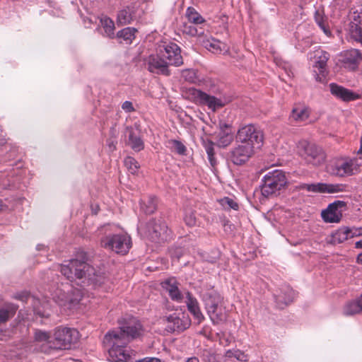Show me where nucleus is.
I'll list each match as a JSON object with an SVG mask.
<instances>
[{
	"instance_id": "nucleus-52",
	"label": "nucleus",
	"mask_w": 362,
	"mask_h": 362,
	"mask_svg": "<svg viewBox=\"0 0 362 362\" xmlns=\"http://www.w3.org/2000/svg\"><path fill=\"white\" fill-rule=\"evenodd\" d=\"M350 22H354L356 24L362 25V11L359 13L358 11H354L351 16Z\"/></svg>"
},
{
	"instance_id": "nucleus-37",
	"label": "nucleus",
	"mask_w": 362,
	"mask_h": 362,
	"mask_svg": "<svg viewBox=\"0 0 362 362\" xmlns=\"http://www.w3.org/2000/svg\"><path fill=\"white\" fill-rule=\"evenodd\" d=\"M315 21L326 35L329 36L331 35V31L327 23V18L320 11H316L315 13Z\"/></svg>"
},
{
	"instance_id": "nucleus-5",
	"label": "nucleus",
	"mask_w": 362,
	"mask_h": 362,
	"mask_svg": "<svg viewBox=\"0 0 362 362\" xmlns=\"http://www.w3.org/2000/svg\"><path fill=\"white\" fill-rule=\"evenodd\" d=\"M78 332L69 327H57L53 334L52 341L49 342V349L52 350L70 349L72 344L78 339Z\"/></svg>"
},
{
	"instance_id": "nucleus-58",
	"label": "nucleus",
	"mask_w": 362,
	"mask_h": 362,
	"mask_svg": "<svg viewBox=\"0 0 362 362\" xmlns=\"http://www.w3.org/2000/svg\"><path fill=\"white\" fill-rule=\"evenodd\" d=\"M7 144V140L5 136L3 135L2 132L0 130V148Z\"/></svg>"
},
{
	"instance_id": "nucleus-9",
	"label": "nucleus",
	"mask_w": 362,
	"mask_h": 362,
	"mask_svg": "<svg viewBox=\"0 0 362 362\" xmlns=\"http://www.w3.org/2000/svg\"><path fill=\"white\" fill-rule=\"evenodd\" d=\"M236 139L245 145H250L252 148L255 145L258 147L263 142V134L261 130L252 124H248L240 128L236 134Z\"/></svg>"
},
{
	"instance_id": "nucleus-17",
	"label": "nucleus",
	"mask_w": 362,
	"mask_h": 362,
	"mask_svg": "<svg viewBox=\"0 0 362 362\" xmlns=\"http://www.w3.org/2000/svg\"><path fill=\"white\" fill-rule=\"evenodd\" d=\"M362 235V228L342 227L332 234L330 243L340 244L349 238Z\"/></svg>"
},
{
	"instance_id": "nucleus-29",
	"label": "nucleus",
	"mask_w": 362,
	"mask_h": 362,
	"mask_svg": "<svg viewBox=\"0 0 362 362\" xmlns=\"http://www.w3.org/2000/svg\"><path fill=\"white\" fill-rule=\"evenodd\" d=\"M137 31V29L134 28H124L115 34V39H117L119 43H122V40L126 44H131L134 40L135 34Z\"/></svg>"
},
{
	"instance_id": "nucleus-8",
	"label": "nucleus",
	"mask_w": 362,
	"mask_h": 362,
	"mask_svg": "<svg viewBox=\"0 0 362 362\" xmlns=\"http://www.w3.org/2000/svg\"><path fill=\"white\" fill-rule=\"evenodd\" d=\"M148 239L156 243L167 241L170 238V232L165 222L161 219H151L146 225Z\"/></svg>"
},
{
	"instance_id": "nucleus-40",
	"label": "nucleus",
	"mask_w": 362,
	"mask_h": 362,
	"mask_svg": "<svg viewBox=\"0 0 362 362\" xmlns=\"http://www.w3.org/2000/svg\"><path fill=\"white\" fill-rule=\"evenodd\" d=\"M309 117V112L306 107H294L292 110L291 117L297 122H303Z\"/></svg>"
},
{
	"instance_id": "nucleus-51",
	"label": "nucleus",
	"mask_w": 362,
	"mask_h": 362,
	"mask_svg": "<svg viewBox=\"0 0 362 362\" xmlns=\"http://www.w3.org/2000/svg\"><path fill=\"white\" fill-rule=\"evenodd\" d=\"M234 358L242 362H247L249 360L248 356L243 351L236 349L234 354Z\"/></svg>"
},
{
	"instance_id": "nucleus-48",
	"label": "nucleus",
	"mask_w": 362,
	"mask_h": 362,
	"mask_svg": "<svg viewBox=\"0 0 362 362\" xmlns=\"http://www.w3.org/2000/svg\"><path fill=\"white\" fill-rule=\"evenodd\" d=\"M185 221L186 224L190 227L197 224V218L194 211H189L185 214Z\"/></svg>"
},
{
	"instance_id": "nucleus-53",
	"label": "nucleus",
	"mask_w": 362,
	"mask_h": 362,
	"mask_svg": "<svg viewBox=\"0 0 362 362\" xmlns=\"http://www.w3.org/2000/svg\"><path fill=\"white\" fill-rule=\"evenodd\" d=\"M122 108L127 112H132L135 111L133 104L130 101L124 102L122 105Z\"/></svg>"
},
{
	"instance_id": "nucleus-31",
	"label": "nucleus",
	"mask_w": 362,
	"mask_h": 362,
	"mask_svg": "<svg viewBox=\"0 0 362 362\" xmlns=\"http://www.w3.org/2000/svg\"><path fill=\"white\" fill-rule=\"evenodd\" d=\"M127 131L129 133L128 144L131 148L135 151H140L144 148V144L139 136L135 134L132 127H127Z\"/></svg>"
},
{
	"instance_id": "nucleus-57",
	"label": "nucleus",
	"mask_w": 362,
	"mask_h": 362,
	"mask_svg": "<svg viewBox=\"0 0 362 362\" xmlns=\"http://www.w3.org/2000/svg\"><path fill=\"white\" fill-rule=\"evenodd\" d=\"M230 125L226 123H221L220 124V128H221V132H231L230 129Z\"/></svg>"
},
{
	"instance_id": "nucleus-35",
	"label": "nucleus",
	"mask_w": 362,
	"mask_h": 362,
	"mask_svg": "<svg viewBox=\"0 0 362 362\" xmlns=\"http://www.w3.org/2000/svg\"><path fill=\"white\" fill-rule=\"evenodd\" d=\"M185 16L189 23L194 25H200L206 21L205 19L197 11V10L191 6L187 8Z\"/></svg>"
},
{
	"instance_id": "nucleus-18",
	"label": "nucleus",
	"mask_w": 362,
	"mask_h": 362,
	"mask_svg": "<svg viewBox=\"0 0 362 362\" xmlns=\"http://www.w3.org/2000/svg\"><path fill=\"white\" fill-rule=\"evenodd\" d=\"M148 70L151 73L169 76L168 64L158 55H150L147 61Z\"/></svg>"
},
{
	"instance_id": "nucleus-41",
	"label": "nucleus",
	"mask_w": 362,
	"mask_h": 362,
	"mask_svg": "<svg viewBox=\"0 0 362 362\" xmlns=\"http://www.w3.org/2000/svg\"><path fill=\"white\" fill-rule=\"evenodd\" d=\"M362 312L357 300L348 302L344 308V313L346 315H351Z\"/></svg>"
},
{
	"instance_id": "nucleus-4",
	"label": "nucleus",
	"mask_w": 362,
	"mask_h": 362,
	"mask_svg": "<svg viewBox=\"0 0 362 362\" xmlns=\"http://www.w3.org/2000/svg\"><path fill=\"white\" fill-rule=\"evenodd\" d=\"M261 192L264 197H269L281 190L287 184L285 173L281 170L268 172L262 178Z\"/></svg>"
},
{
	"instance_id": "nucleus-42",
	"label": "nucleus",
	"mask_w": 362,
	"mask_h": 362,
	"mask_svg": "<svg viewBox=\"0 0 362 362\" xmlns=\"http://www.w3.org/2000/svg\"><path fill=\"white\" fill-rule=\"evenodd\" d=\"M233 140L232 132H220L218 135V146L220 147L228 146Z\"/></svg>"
},
{
	"instance_id": "nucleus-30",
	"label": "nucleus",
	"mask_w": 362,
	"mask_h": 362,
	"mask_svg": "<svg viewBox=\"0 0 362 362\" xmlns=\"http://www.w3.org/2000/svg\"><path fill=\"white\" fill-rule=\"evenodd\" d=\"M100 25L104 30L103 35L109 39H115V25L114 21L106 16H103L100 18Z\"/></svg>"
},
{
	"instance_id": "nucleus-7",
	"label": "nucleus",
	"mask_w": 362,
	"mask_h": 362,
	"mask_svg": "<svg viewBox=\"0 0 362 362\" xmlns=\"http://www.w3.org/2000/svg\"><path fill=\"white\" fill-rule=\"evenodd\" d=\"M101 245L103 247L111 250L117 254L126 255L132 247V240L127 235L115 234L103 238Z\"/></svg>"
},
{
	"instance_id": "nucleus-34",
	"label": "nucleus",
	"mask_w": 362,
	"mask_h": 362,
	"mask_svg": "<svg viewBox=\"0 0 362 362\" xmlns=\"http://www.w3.org/2000/svg\"><path fill=\"white\" fill-rule=\"evenodd\" d=\"M348 30L350 37L354 41L360 42L362 45V25H358L354 22H350Z\"/></svg>"
},
{
	"instance_id": "nucleus-19",
	"label": "nucleus",
	"mask_w": 362,
	"mask_h": 362,
	"mask_svg": "<svg viewBox=\"0 0 362 362\" xmlns=\"http://www.w3.org/2000/svg\"><path fill=\"white\" fill-rule=\"evenodd\" d=\"M341 57V62L344 67L351 71L356 70L362 61V54L356 49L345 51Z\"/></svg>"
},
{
	"instance_id": "nucleus-50",
	"label": "nucleus",
	"mask_w": 362,
	"mask_h": 362,
	"mask_svg": "<svg viewBox=\"0 0 362 362\" xmlns=\"http://www.w3.org/2000/svg\"><path fill=\"white\" fill-rule=\"evenodd\" d=\"M218 337H219V343L223 346H229L233 341L232 337H230L229 335H226V334H223V333L221 334H218Z\"/></svg>"
},
{
	"instance_id": "nucleus-3",
	"label": "nucleus",
	"mask_w": 362,
	"mask_h": 362,
	"mask_svg": "<svg viewBox=\"0 0 362 362\" xmlns=\"http://www.w3.org/2000/svg\"><path fill=\"white\" fill-rule=\"evenodd\" d=\"M202 300L214 324H218L226 320V313L222 308V298L215 290L211 288L205 291L202 295Z\"/></svg>"
},
{
	"instance_id": "nucleus-22",
	"label": "nucleus",
	"mask_w": 362,
	"mask_h": 362,
	"mask_svg": "<svg viewBox=\"0 0 362 362\" xmlns=\"http://www.w3.org/2000/svg\"><path fill=\"white\" fill-rule=\"evenodd\" d=\"M329 89L334 96L344 102H349L358 98V94L334 83L329 84Z\"/></svg>"
},
{
	"instance_id": "nucleus-32",
	"label": "nucleus",
	"mask_w": 362,
	"mask_h": 362,
	"mask_svg": "<svg viewBox=\"0 0 362 362\" xmlns=\"http://www.w3.org/2000/svg\"><path fill=\"white\" fill-rule=\"evenodd\" d=\"M133 10L127 6L124 9L120 10L117 16V24L118 26H122L130 24L133 21Z\"/></svg>"
},
{
	"instance_id": "nucleus-10",
	"label": "nucleus",
	"mask_w": 362,
	"mask_h": 362,
	"mask_svg": "<svg viewBox=\"0 0 362 362\" xmlns=\"http://www.w3.org/2000/svg\"><path fill=\"white\" fill-rule=\"evenodd\" d=\"M360 167L356 158H341L332 167V173L340 177H348L358 173Z\"/></svg>"
},
{
	"instance_id": "nucleus-2",
	"label": "nucleus",
	"mask_w": 362,
	"mask_h": 362,
	"mask_svg": "<svg viewBox=\"0 0 362 362\" xmlns=\"http://www.w3.org/2000/svg\"><path fill=\"white\" fill-rule=\"evenodd\" d=\"M88 253L80 250L76 252L75 258L70 259L68 264L61 266V273L71 281L78 279L83 284L86 272H88Z\"/></svg>"
},
{
	"instance_id": "nucleus-27",
	"label": "nucleus",
	"mask_w": 362,
	"mask_h": 362,
	"mask_svg": "<svg viewBox=\"0 0 362 362\" xmlns=\"http://www.w3.org/2000/svg\"><path fill=\"white\" fill-rule=\"evenodd\" d=\"M34 341L35 342L42 343V351L45 353H50L52 349H49V342L51 339L50 334L48 332L41 329H36L34 332Z\"/></svg>"
},
{
	"instance_id": "nucleus-14",
	"label": "nucleus",
	"mask_w": 362,
	"mask_h": 362,
	"mask_svg": "<svg viewBox=\"0 0 362 362\" xmlns=\"http://www.w3.org/2000/svg\"><path fill=\"white\" fill-rule=\"evenodd\" d=\"M192 94L196 99L197 102L201 105H206L214 112L224 107L226 104V102L223 101L221 99L210 95L200 90L192 89Z\"/></svg>"
},
{
	"instance_id": "nucleus-33",
	"label": "nucleus",
	"mask_w": 362,
	"mask_h": 362,
	"mask_svg": "<svg viewBox=\"0 0 362 362\" xmlns=\"http://www.w3.org/2000/svg\"><path fill=\"white\" fill-rule=\"evenodd\" d=\"M294 296V291L289 288H286L284 291V295H275V299L278 306L283 308L284 305L293 302Z\"/></svg>"
},
{
	"instance_id": "nucleus-44",
	"label": "nucleus",
	"mask_w": 362,
	"mask_h": 362,
	"mask_svg": "<svg viewBox=\"0 0 362 362\" xmlns=\"http://www.w3.org/2000/svg\"><path fill=\"white\" fill-rule=\"evenodd\" d=\"M124 165L132 174L136 173L139 168L138 162L132 157L128 156L124 159Z\"/></svg>"
},
{
	"instance_id": "nucleus-38",
	"label": "nucleus",
	"mask_w": 362,
	"mask_h": 362,
	"mask_svg": "<svg viewBox=\"0 0 362 362\" xmlns=\"http://www.w3.org/2000/svg\"><path fill=\"white\" fill-rule=\"evenodd\" d=\"M202 144L208 155L210 164L214 167L216 165V160L214 156V143L210 139H202Z\"/></svg>"
},
{
	"instance_id": "nucleus-36",
	"label": "nucleus",
	"mask_w": 362,
	"mask_h": 362,
	"mask_svg": "<svg viewBox=\"0 0 362 362\" xmlns=\"http://www.w3.org/2000/svg\"><path fill=\"white\" fill-rule=\"evenodd\" d=\"M197 25H188L187 23H184L182 26V32L187 35L194 37L197 36L201 41L202 38L204 35V30L202 28H197Z\"/></svg>"
},
{
	"instance_id": "nucleus-25",
	"label": "nucleus",
	"mask_w": 362,
	"mask_h": 362,
	"mask_svg": "<svg viewBox=\"0 0 362 362\" xmlns=\"http://www.w3.org/2000/svg\"><path fill=\"white\" fill-rule=\"evenodd\" d=\"M127 346L117 347L111 346L108 347L109 356L111 358L112 362H121V361H130L131 356L126 350Z\"/></svg>"
},
{
	"instance_id": "nucleus-28",
	"label": "nucleus",
	"mask_w": 362,
	"mask_h": 362,
	"mask_svg": "<svg viewBox=\"0 0 362 362\" xmlns=\"http://www.w3.org/2000/svg\"><path fill=\"white\" fill-rule=\"evenodd\" d=\"M202 45L209 51L215 54H221L222 51L228 52L225 44L214 38L201 40Z\"/></svg>"
},
{
	"instance_id": "nucleus-12",
	"label": "nucleus",
	"mask_w": 362,
	"mask_h": 362,
	"mask_svg": "<svg viewBox=\"0 0 362 362\" xmlns=\"http://www.w3.org/2000/svg\"><path fill=\"white\" fill-rule=\"evenodd\" d=\"M81 298V293L76 289L71 291V293H66L62 289L57 288L53 296V299L59 306L69 310L75 308Z\"/></svg>"
},
{
	"instance_id": "nucleus-43",
	"label": "nucleus",
	"mask_w": 362,
	"mask_h": 362,
	"mask_svg": "<svg viewBox=\"0 0 362 362\" xmlns=\"http://www.w3.org/2000/svg\"><path fill=\"white\" fill-rule=\"evenodd\" d=\"M178 282L174 278L165 279L161 283L162 288L165 290L168 294L178 286Z\"/></svg>"
},
{
	"instance_id": "nucleus-13",
	"label": "nucleus",
	"mask_w": 362,
	"mask_h": 362,
	"mask_svg": "<svg viewBox=\"0 0 362 362\" xmlns=\"http://www.w3.org/2000/svg\"><path fill=\"white\" fill-rule=\"evenodd\" d=\"M346 208V203L337 200L328 205L321 213L323 221L326 223H339L342 218V212Z\"/></svg>"
},
{
	"instance_id": "nucleus-24",
	"label": "nucleus",
	"mask_w": 362,
	"mask_h": 362,
	"mask_svg": "<svg viewBox=\"0 0 362 362\" xmlns=\"http://www.w3.org/2000/svg\"><path fill=\"white\" fill-rule=\"evenodd\" d=\"M18 306L11 303L0 301V325L6 323L16 314Z\"/></svg>"
},
{
	"instance_id": "nucleus-23",
	"label": "nucleus",
	"mask_w": 362,
	"mask_h": 362,
	"mask_svg": "<svg viewBox=\"0 0 362 362\" xmlns=\"http://www.w3.org/2000/svg\"><path fill=\"white\" fill-rule=\"evenodd\" d=\"M106 281L107 277L104 273L96 271L95 268L89 264L88 272H86L83 284L93 285V286H100L104 284Z\"/></svg>"
},
{
	"instance_id": "nucleus-45",
	"label": "nucleus",
	"mask_w": 362,
	"mask_h": 362,
	"mask_svg": "<svg viewBox=\"0 0 362 362\" xmlns=\"http://www.w3.org/2000/svg\"><path fill=\"white\" fill-rule=\"evenodd\" d=\"M201 356L205 362H219L217 355L210 349L202 350Z\"/></svg>"
},
{
	"instance_id": "nucleus-64",
	"label": "nucleus",
	"mask_w": 362,
	"mask_h": 362,
	"mask_svg": "<svg viewBox=\"0 0 362 362\" xmlns=\"http://www.w3.org/2000/svg\"><path fill=\"white\" fill-rule=\"evenodd\" d=\"M358 154H362V136H361V146H360L359 150L358 151Z\"/></svg>"
},
{
	"instance_id": "nucleus-1",
	"label": "nucleus",
	"mask_w": 362,
	"mask_h": 362,
	"mask_svg": "<svg viewBox=\"0 0 362 362\" xmlns=\"http://www.w3.org/2000/svg\"><path fill=\"white\" fill-rule=\"evenodd\" d=\"M141 328L139 322L129 320L124 325L107 332L104 337L103 343L107 347L127 346L131 341L140 336Z\"/></svg>"
},
{
	"instance_id": "nucleus-21",
	"label": "nucleus",
	"mask_w": 362,
	"mask_h": 362,
	"mask_svg": "<svg viewBox=\"0 0 362 362\" xmlns=\"http://www.w3.org/2000/svg\"><path fill=\"white\" fill-rule=\"evenodd\" d=\"M329 54L324 50L317 51L315 57L317 59L315 66L318 69L319 74H316L317 81L323 82L327 75V63L329 59Z\"/></svg>"
},
{
	"instance_id": "nucleus-55",
	"label": "nucleus",
	"mask_w": 362,
	"mask_h": 362,
	"mask_svg": "<svg viewBox=\"0 0 362 362\" xmlns=\"http://www.w3.org/2000/svg\"><path fill=\"white\" fill-rule=\"evenodd\" d=\"M235 351H236V349H229V350L226 351L225 353V355H224L225 359H224L223 362H226L227 360L234 358V354H235Z\"/></svg>"
},
{
	"instance_id": "nucleus-15",
	"label": "nucleus",
	"mask_w": 362,
	"mask_h": 362,
	"mask_svg": "<svg viewBox=\"0 0 362 362\" xmlns=\"http://www.w3.org/2000/svg\"><path fill=\"white\" fill-rule=\"evenodd\" d=\"M254 153V148L250 145L240 144L229 153L231 162L237 165L245 164Z\"/></svg>"
},
{
	"instance_id": "nucleus-60",
	"label": "nucleus",
	"mask_w": 362,
	"mask_h": 362,
	"mask_svg": "<svg viewBox=\"0 0 362 362\" xmlns=\"http://www.w3.org/2000/svg\"><path fill=\"white\" fill-rule=\"evenodd\" d=\"M36 314L38 315L41 317H49V315L48 313H45V312H40L39 310H36Z\"/></svg>"
},
{
	"instance_id": "nucleus-46",
	"label": "nucleus",
	"mask_w": 362,
	"mask_h": 362,
	"mask_svg": "<svg viewBox=\"0 0 362 362\" xmlns=\"http://www.w3.org/2000/svg\"><path fill=\"white\" fill-rule=\"evenodd\" d=\"M169 143L173 144V147L175 148V151L180 155H184L186 152L185 146L180 141L173 139L170 140Z\"/></svg>"
},
{
	"instance_id": "nucleus-49",
	"label": "nucleus",
	"mask_w": 362,
	"mask_h": 362,
	"mask_svg": "<svg viewBox=\"0 0 362 362\" xmlns=\"http://www.w3.org/2000/svg\"><path fill=\"white\" fill-rule=\"evenodd\" d=\"M170 298L177 303H181L184 298L183 294L180 291L178 286L169 293Z\"/></svg>"
},
{
	"instance_id": "nucleus-62",
	"label": "nucleus",
	"mask_w": 362,
	"mask_h": 362,
	"mask_svg": "<svg viewBox=\"0 0 362 362\" xmlns=\"http://www.w3.org/2000/svg\"><path fill=\"white\" fill-rule=\"evenodd\" d=\"M356 248H362V239L355 244Z\"/></svg>"
},
{
	"instance_id": "nucleus-56",
	"label": "nucleus",
	"mask_w": 362,
	"mask_h": 362,
	"mask_svg": "<svg viewBox=\"0 0 362 362\" xmlns=\"http://www.w3.org/2000/svg\"><path fill=\"white\" fill-rule=\"evenodd\" d=\"M135 362H160V360L156 357H146Z\"/></svg>"
},
{
	"instance_id": "nucleus-61",
	"label": "nucleus",
	"mask_w": 362,
	"mask_h": 362,
	"mask_svg": "<svg viewBox=\"0 0 362 362\" xmlns=\"http://www.w3.org/2000/svg\"><path fill=\"white\" fill-rule=\"evenodd\" d=\"M185 362H199V360L197 357L196 356H192V357H189L188 358Z\"/></svg>"
},
{
	"instance_id": "nucleus-11",
	"label": "nucleus",
	"mask_w": 362,
	"mask_h": 362,
	"mask_svg": "<svg viewBox=\"0 0 362 362\" xmlns=\"http://www.w3.org/2000/svg\"><path fill=\"white\" fill-rule=\"evenodd\" d=\"M179 316L173 313L168 316H163L161 320L163 323L167 324L165 330L170 333L182 332L188 329L191 325V320L187 315L185 313Z\"/></svg>"
},
{
	"instance_id": "nucleus-39",
	"label": "nucleus",
	"mask_w": 362,
	"mask_h": 362,
	"mask_svg": "<svg viewBox=\"0 0 362 362\" xmlns=\"http://www.w3.org/2000/svg\"><path fill=\"white\" fill-rule=\"evenodd\" d=\"M156 208L157 202L155 197H148L146 200L141 202V209L146 214H153Z\"/></svg>"
},
{
	"instance_id": "nucleus-6",
	"label": "nucleus",
	"mask_w": 362,
	"mask_h": 362,
	"mask_svg": "<svg viewBox=\"0 0 362 362\" xmlns=\"http://www.w3.org/2000/svg\"><path fill=\"white\" fill-rule=\"evenodd\" d=\"M298 147L301 156L308 163L315 166H320L325 162L327 156L321 146L306 140H303L299 141Z\"/></svg>"
},
{
	"instance_id": "nucleus-59",
	"label": "nucleus",
	"mask_w": 362,
	"mask_h": 362,
	"mask_svg": "<svg viewBox=\"0 0 362 362\" xmlns=\"http://www.w3.org/2000/svg\"><path fill=\"white\" fill-rule=\"evenodd\" d=\"M107 145L109 146L110 151H113L116 148V146L114 144L113 141H112L110 139H108L107 141Z\"/></svg>"
},
{
	"instance_id": "nucleus-16",
	"label": "nucleus",
	"mask_w": 362,
	"mask_h": 362,
	"mask_svg": "<svg viewBox=\"0 0 362 362\" xmlns=\"http://www.w3.org/2000/svg\"><path fill=\"white\" fill-rule=\"evenodd\" d=\"M299 189H305L308 192L315 193H327L334 194L344 191V186L341 184H329V183H312V184H302L300 185Z\"/></svg>"
},
{
	"instance_id": "nucleus-26",
	"label": "nucleus",
	"mask_w": 362,
	"mask_h": 362,
	"mask_svg": "<svg viewBox=\"0 0 362 362\" xmlns=\"http://www.w3.org/2000/svg\"><path fill=\"white\" fill-rule=\"evenodd\" d=\"M187 298V307L188 310L193 315L199 322H201L204 320V315H202L197 300L192 296L189 291L185 293Z\"/></svg>"
},
{
	"instance_id": "nucleus-47",
	"label": "nucleus",
	"mask_w": 362,
	"mask_h": 362,
	"mask_svg": "<svg viewBox=\"0 0 362 362\" xmlns=\"http://www.w3.org/2000/svg\"><path fill=\"white\" fill-rule=\"evenodd\" d=\"M221 202L223 206H227L229 209L238 210L239 208L238 204L229 197H224L221 199Z\"/></svg>"
},
{
	"instance_id": "nucleus-63",
	"label": "nucleus",
	"mask_w": 362,
	"mask_h": 362,
	"mask_svg": "<svg viewBox=\"0 0 362 362\" xmlns=\"http://www.w3.org/2000/svg\"><path fill=\"white\" fill-rule=\"evenodd\" d=\"M205 260L209 262H211V263H214V262H216V259L215 257H213V258H206Z\"/></svg>"
},
{
	"instance_id": "nucleus-20",
	"label": "nucleus",
	"mask_w": 362,
	"mask_h": 362,
	"mask_svg": "<svg viewBox=\"0 0 362 362\" xmlns=\"http://www.w3.org/2000/svg\"><path fill=\"white\" fill-rule=\"evenodd\" d=\"M163 57L168 60V66H179L183 64V59L181 55V49L175 43H170L164 48Z\"/></svg>"
},
{
	"instance_id": "nucleus-54",
	"label": "nucleus",
	"mask_w": 362,
	"mask_h": 362,
	"mask_svg": "<svg viewBox=\"0 0 362 362\" xmlns=\"http://www.w3.org/2000/svg\"><path fill=\"white\" fill-rule=\"evenodd\" d=\"M170 254L172 257H176L177 259L182 255V250L181 247H175L170 250Z\"/></svg>"
}]
</instances>
